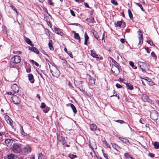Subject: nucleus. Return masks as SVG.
Wrapping results in <instances>:
<instances>
[{
    "mask_svg": "<svg viewBox=\"0 0 159 159\" xmlns=\"http://www.w3.org/2000/svg\"><path fill=\"white\" fill-rule=\"evenodd\" d=\"M11 99L13 102L16 104H19L20 102V100L19 97L17 96H13L11 98Z\"/></svg>",
    "mask_w": 159,
    "mask_h": 159,
    "instance_id": "nucleus-7",
    "label": "nucleus"
},
{
    "mask_svg": "<svg viewBox=\"0 0 159 159\" xmlns=\"http://www.w3.org/2000/svg\"><path fill=\"white\" fill-rule=\"evenodd\" d=\"M90 127L91 130L93 131H94L97 130V126L96 125L94 124H90Z\"/></svg>",
    "mask_w": 159,
    "mask_h": 159,
    "instance_id": "nucleus-22",
    "label": "nucleus"
},
{
    "mask_svg": "<svg viewBox=\"0 0 159 159\" xmlns=\"http://www.w3.org/2000/svg\"><path fill=\"white\" fill-rule=\"evenodd\" d=\"M7 94L10 95H12L15 94V93L13 92H8L7 93Z\"/></svg>",
    "mask_w": 159,
    "mask_h": 159,
    "instance_id": "nucleus-58",
    "label": "nucleus"
},
{
    "mask_svg": "<svg viewBox=\"0 0 159 159\" xmlns=\"http://www.w3.org/2000/svg\"><path fill=\"white\" fill-rule=\"evenodd\" d=\"M17 155L13 154H10L7 156L8 159H15Z\"/></svg>",
    "mask_w": 159,
    "mask_h": 159,
    "instance_id": "nucleus-29",
    "label": "nucleus"
},
{
    "mask_svg": "<svg viewBox=\"0 0 159 159\" xmlns=\"http://www.w3.org/2000/svg\"><path fill=\"white\" fill-rule=\"evenodd\" d=\"M145 49L148 53H150V50L148 47H146Z\"/></svg>",
    "mask_w": 159,
    "mask_h": 159,
    "instance_id": "nucleus-57",
    "label": "nucleus"
},
{
    "mask_svg": "<svg viewBox=\"0 0 159 159\" xmlns=\"http://www.w3.org/2000/svg\"><path fill=\"white\" fill-rule=\"evenodd\" d=\"M31 69L30 67H27L26 68V71L28 73H29L31 71Z\"/></svg>",
    "mask_w": 159,
    "mask_h": 159,
    "instance_id": "nucleus-47",
    "label": "nucleus"
},
{
    "mask_svg": "<svg viewBox=\"0 0 159 159\" xmlns=\"http://www.w3.org/2000/svg\"><path fill=\"white\" fill-rule=\"evenodd\" d=\"M103 156L104 157H105L107 159H109L107 157V154H105L103 153Z\"/></svg>",
    "mask_w": 159,
    "mask_h": 159,
    "instance_id": "nucleus-60",
    "label": "nucleus"
},
{
    "mask_svg": "<svg viewBox=\"0 0 159 159\" xmlns=\"http://www.w3.org/2000/svg\"><path fill=\"white\" fill-rule=\"evenodd\" d=\"M46 107V105L45 103L43 102L41 104V106H40V107L41 108H44Z\"/></svg>",
    "mask_w": 159,
    "mask_h": 159,
    "instance_id": "nucleus-52",
    "label": "nucleus"
},
{
    "mask_svg": "<svg viewBox=\"0 0 159 159\" xmlns=\"http://www.w3.org/2000/svg\"><path fill=\"white\" fill-rule=\"evenodd\" d=\"M38 73L40 75L41 77L43 79H44L43 77V76L42 74L41 73L42 72V71H37Z\"/></svg>",
    "mask_w": 159,
    "mask_h": 159,
    "instance_id": "nucleus-53",
    "label": "nucleus"
},
{
    "mask_svg": "<svg viewBox=\"0 0 159 159\" xmlns=\"http://www.w3.org/2000/svg\"><path fill=\"white\" fill-rule=\"evenodd\" d=\"M52 41L50 40L48 44V47L50 50L53 51L54 50V48H53L52 45Z\"/></svg>",
    "mask_w": 159,
    "mask_h": 159,
    "instance_id": "nucleus-26",
    "label": "nucleus"
},
{
    "mask_svg": "<svg viewBox=\"0 0 159 159\" xmlns=\"http://www.w3.org/2000/svg\"><path fill=\"white\" fill-rule=\"evenodd\" d=\"M10 7H11V8L13 10H14V11H16V13L17 14H18V12L17 11V10L16 9V8L12 5H10Z\"/></svg>",
    "mask_w": 159,
    "mask_h": 159,
    "instance_id": "nucleus-44",
    "label": "nucleus"
},
{
    "mask_svg": "<svg viewBox=\"0 0 159 159\" xmlns=\"http://www.w3.org/2000/svg\"><path fill=\"white\" fill-rule=\"evenodd\" d=\"M102 144L104 145H105V146L107 147V148H110V146L109 145V144H108L107 142L105 140L103 141L102 142Z\"/></svg>",
    "mask_w": 159,
    "mask_h": 159,
    "instance_id": "nucleus-36",
    "label": "nucleus"
},
{
    "mask_svg": "<svg viewBox=\"0 0 159 159\" xmlns=\"http://www.w3.org/2000/svg\"><path fill=\"white\" fill-rule=\"evenodd\" d=\"M84 5L86 7L89 8V6L86 2H84Z\"/></svg>",
    "mask_w": 159,
    "mask_h": 159,
    "instance_id": "nucleus-62",
    "label": "nucleus"
},
{
    "mask_svg": "<svg viewBox=\"0 0 159 159\" xmlns=\"http://www.w3.org/2000/svg\"><path fill=\"white\" fill-rule=\"evenodd\" d=\"M25 42L27 43L30 45V46H33V44L32 43V42L31 41V40H30L29 39L26 38L25 39Z\"/></svg>",
    "mask_w": 159,
    "mask_h": 159,
    "instance_id": "nucleus-33",
    "label": "nucleus"
},
{
    "mask_svg": "<svg viewBox=\"0 0 159 159\" xmlns=\"http://www.w3.org/2000/svg\"><path fill=\"white\" fill-rule=\"evenodd\" d=\"M135 3L136 5L140 7L142 11H144V9L143 8L142 5L141 4L138 3Z\"/></svg>",
    "mask_w": 159,
    "mask_h": 159,
    "instance_id": "nucleus-41",
    "label": "nucleus"
},
{
    "mask_svg": "<svg viewBox=\"0 0 159 159\" xmlns=\"http://www.w3.org/2000/svg\"><path fill=\"white\" fill-rule=\"evenodd\" d=\"M129 65L133 68L134 69H137V67L134 65V63L132 61H130L129 62Z\"/></svg>",
    "mask_w": 159,
    "mask_h": 159,
    "instance_id": "nucleus-37",
    "label": "nucleus"
},
{
    "mask_svg": "<svg viewBox=\"0 0 159 159\" xmlns=\"http://www.w3.org/2000/svg\"><path fill=\"white\" fill-rule=\"evenodd\" d=\"M150 116L152 120H156L158 119V114L156 111L152 110L150 112Z\"/></svg>",
    "mask_w": 159,
    "mask_h": 159,
    "instance_id": "nucleus-5",
    "label": "nucleus"
},
{
    "mask_svg": "<svg viewBox=\"0 0 159 159\" xmlns=\"http://www.w3.org/2000/svg\"><path fill=\"white\" fill-rule=\"evenodd\" d=\"M13 91L15 93H18L19 91V88L16 84H13L11 87Z\"/></svg>",
    "mask_w": 159,
    "mask_h": 159,
    "instance_id": "nucleus-11",
    "label": "nucleus"
},
{
    "mask_svg": "<svg viewBox=\"0 0 159 159\" xmlns=\"http://www.w3.org/2000/svg\"><path fill=\"white\" fill-rule=\"evenodd\" d=\"M21 144L14 143L11 147V151L15 153H19L22 151Z\"/></svg>",
    "mask_w": 159,
    "mask_h": 159,
    "instance_id": "nucleus-2",
    "label": "nucleus"
},
{
    "mask_svg": "<svg viewBox=\"0 0 159 159\" xmlns=\"http://www.w3.org/2000/svg\"><path fill=\"white\" fill-rule=\"evenodd\" d=\"M93 34L95 38H96L98 40H100L99 38V35H98V33L96 31H93Z\"/></svg>",
    "mask_w": 159,
    "mask_h": 159,
    "instance_id": "nucleus-25",
    "label": "nucleus"
},
{
    "mask_svg": "<svg viewBox=\"0 0 159 159\" xmlns=\"http://www.w3.org/2000/svg\"><path fill=\"white\" fill-rule=\"evenodd\" d=\"M48 2L50 5H53L52 0H48Z\"/></svg>",
    "mask_w": 159,
    "mask_h": 159,
    "instance_id": "nucleus-55",
    "label": "nucleus"
},
{
    "mask_svg": "<svg viewBox=\"0 0 159 159\" xmlns=\"http://www.w3.org/2000/svg\"><path fill=\"white\" fill-rule=\"evenodd\" d=\"M148 155L151 158H153L155 156V155L154 154L151 153H148Z\"/></svg>",
    "mask_w": 159,
    "mask_h": 159,
    "instance_id": "nucleus-50",
    "label": "nucleus"
},
{
    "mask_svg": "<svg viewBox=\"0 0 159 159\" xmlns=\"http://www.w3.org/2000/svg\"><path fill=\"white\" fill-rule=\"evenodd\" d=\"M69 105H70V106L72 109V110L74 113L75 114L77 112V110L75 106L72 104H69Z\"/></svg>",
    "mask_w": 159,
    "mask_h": 159,
    "instance_id": "nucleus-28",
    "label": "nucleus"
},
{
    "mask_svg": "<svg viewBox=\"0 0 159 159\" xmlns=\"http://www.w3.org/2000/svg\"><path fill=\"white\" fill-rule=\"evenodd\" d=\"M54 29L55 33L57 34H59L61 32L60 29L56 27H54Z\"/></svg>",
    "mask_w": 159,
    "mask_h": 159,
    "instance_id": "nucleus-39",
    "label": "nucleus"
},
{
    "mask_svg": "<svg viewBox=\"0 0 159 159\" xmlns=\"http://www.w3.org/2000/svg\"><path fill=\"white\" fill-rule=\"evenodd\" d=\"M119 139L123 143H125L128 145H129L130 144V143L129 142V140L126 139L119 137Z\"/></svg>",
    "mask_w": 159,
    "mask_h": 159,
    "instance_id": "nucleus-14",
    "label": "nucleus"
},
{
    "mask_svg": "<svg viewBox=\"0 0 159 159\" xmlns=\"http://www.w3.org/2000/svg\"><path fill=\"white\" fill-rule=\"evenodd\" d=\"M20 133L22 135H23L24 136H26L28 137H30V135L29 134H27L26 133H25L23 129V128L22 126H20Z\"/></svg>",
    "mask_w": 159,
    "mask_h": 159,
    "instance_id": "nucleus-18",
    "label": "nucleus"
},
{
    "mask_svg": "<svg viewBox=\"0 0 159 159\" xmlns=\"http://www.w3.org/2000/svg\"><path fill=\"white\" fill-rule=\"evenodd\" d=\"M127 87V88L128 89H129L131 90H132L134 88L133 86L130 83H126L125 84Z\"/></svg>",
    "mask_w": 159,
    "mask_h": 159,
    "instance_id": "nucleus-30",
    "label": "nucleus"
},
{
    "mask_svg": "<svg viewBox=\"0 0 159 159\" xmlns=\"http://www.w3.org/2000/svg\"><path fill=\"white\" fill-rule=\"evenodd\" d=\"M50 70L51 73L54 77L58 78L60 75V72L58 69L53 65L51 67L49 65Z\"/></svg>",
    "mask_w": 159,
    "mask_h": 159,
    "instance_id": "nucleus-3",
    "label": "nucleus"
},
{
    "mask_svg": "<svg viewBox=\"0 0 159 159\" xmlns=\"http://www.w3.org/2000/svg\"><path fill=\"white\" fill-rule=\"evenodd\" d=\"M30 61L33 64H34L37 66H39V64L36 61H35L33 60H30Z\"/></svg>",
    "mask_w": 159,
    "mask_h": 159,
    "instance_id": "nucleus-43",
    "label": "nucleus"
},
{
    "mask_svg": "<svg viewBox=\"0 0 159 159\" xmlns=\"http://www.w3.org/2000/svg\"><path fill=\"white\" fill-rule=\"evenodd\" d=\"M116 87L118 89L119 88H122V86L120 85L119 84H116Z\"/></svg>",
    "mask_w": 159,
    "mask_h": 159,
    "instance_id": "nucleus-51",
    "label": "nucleus"
},
{
    "mask_svg": "<svg viewBox=\"0 0 159 159\" xmlns=\"http://www.w3.org/2000/svg\"><path fill=\"white\" fill-rule=\"evenodd\" d=\"M69 157L71 159H73L74 158L76 157L77 156L76 155L70 154H69Z\"/></svg>",
    "mask_w": 159,
    "mask_h": 159,
    "instance_id": "nucleus-42",
    "label": "nucleus"
},
{
    "mask_svg": "<svg viewBox=\"0 0 159 159\" xmlns=\"http://www.w3.org/2000/svg\"><path fill=\"white\" fill-rule=\"evenodd\" d=\"M110 58L112 59V61L114 63V65H112V66H115L118 68V67H121L119 64L115 60L113 59L111 57H110Z\"/></svg>",
    "mask_w": 159,
    "mask_h": 159,
    "instance_id": "nucleus-24",
    "label": "nucleus"
},
{
    "mask_svg": "<svg viewBox=\"0 0 159 159\" xmlns=\"http://www.w3.org/2000/svg\"><path fill=\"white\" fill-rule=\"evenodd\" d=\"M70 12L72 16H75V15L74 13V12L73 10H70Z\"/></svg>",
    "mask_w": 159,
    "mask_h": 159,
    "instance_id": "nucleus-56",
    "label": "nucleus"
},
{
    "mask_svg": "<svg viewBox=\"0 0 159 159\" xmlns=\"http://www.w3.org/2000/svg\"><path fill=\"white\" fill-rule=\"evenodd\" d=\"M28 79L31 83H33L34 81V80L33 75L32 74H28Z\"/></svg>",
    "mask_w": 159,
    "mask_h": 159,
    "instance_id": "nucleus-15",
    "label": "nucleus"
},
{
    "mask_svg": "<svg viewBox=\"0 0 159 159\" xmlns=\"http://www.w3.org/2000/svg\"><path fill=\"white\" fill-rule=\"evenodd\" d=\"M138 64L139 67L142 70L143 72L145 71V68L146 67H147L149 66L147 65L145 63L141 61L139 62Z\"/></svg>",
    "mask_w": 159,
    "mask_h": 159,
    "instance_id": "nucleus-6",
    "label": "nucleus"
},
{
    "mask_svg": "<svg viewBox=\"0 0 159 159\" xmlns=\"http://www.w3.org/2000/svg\"><path fill=\"white\" fill-rule=\"evenodd\" d=\"M71 25H76V26H80V24H78V23H73V24H71Z\"/></svg>",
    "mask_w": 159,
    "mask_h": 159,
    "instance_id": "nucleus-64",
    "label": "nucleus"
},
{
    "mask_svg": "<svg viewBox=\"0 0 159 159\" xmlns=\"http://www.w3.org/2000/svg\"><path fill=\"white\" fill-rule=\"evenodd\" d=\"M45 31L46 32V34L48 36H49L51 32L48 29H46Z\"/></svg>",
    "mask_w": 159,
    "mask_h": 159,
    "instance_id": "nucleus-48",
    "label": "nucleus"
},
{
    "mask_svg": "<svg viewBox=\"0 0 159 159\" xmlns=\"http://www.w3.org/2000/svg\"><path fill=\"white\" fill-rule=\"evenodd\" d=\"M29 49L32 52H33L35 53L39 54V50L37 48L35 47H30L29 48Z\"/></svg>",
    "mask_w": 159,
    "mask_h": 159,
    "instance_id": "nucleus-20",
    "label": "nucleus"
},
{
    "mask_svg": "<svg viewBox=\"0 0 159 159\" xmlns=\"http://www.w3.org/2000/svg\"><path fill=\"white\" fill-rule=\"evenodd\" d=\"M88 78L89 80V85H91L92 86H93L95 84V81L94 80L95 79L92 77L90 75H88Z\"/></svg>",
    "mask_w": 159,
    "mask_h": 159,
    "instance_id": "nucleus-12",
    "label": "nucleus"
},
{
    "mask_svg": "<svg viewBox=\"0 0 159 159\" xmlns=\"http://www.w3.org/2000/svg\"><path fill=\"white\" fill-rule=\"evenodd\" d=\"M154 148L156 149H158L159 148V143L157 142H155L153 144Z\"/></svg>",
    "mask_w": 159,
    "mask_h": 159,
    "instance_id": "nucleus-34",
    "label": "nucleus"
},
{
    "mask_svg": "<svg viewBox=\"0 0 159 159\" xmlns=\"http://www.w3.org/2000/svg\"><path fill=\"white\" fill-rule=\"evenodd\" d=\"M151 55L153 57L154 59L155 60H157V56L155 54L154 52H151Z\"/></svg>",
    "mask_w": 159,
    "mask_h": 159,
    "instance_id": "nucleus-38",
    "label": "nucleus"
},
{
    "mask_svg": "<svg viewBox=\"0 0 159 159\" xmlns=\"http://www.w3.org/2000/svg\"><path fill=\"white\" fill-rule=\"evenodd\" d=\"M147 42L151 46H153L154 45L152 42L151 40L147 41Z\"/></svg>",
    "mask_w": 159,
    "mask_h": 159,
    "instance_id": "nucleus-54",
    "label": "nucleus"
},
{
    "mask_svg": "<svg viewBox=\"0 0 159 159\" xmlns=\"http://www.w3.org/2000/svg\"><path fill=\"white\" fill-rule=\"evenodd\" d=\"M21 60L20 57L19 56H15L12 57L11 59L10 63L8 65V66L10 68L15 67L13 63H19L20 62Z\"/></svg>",
    "mask_w": 159,
    "mask_h": 159,
    "instance_id": "nucleus-1",
    "label": "nucleus"
},
{
    "mask_svg": "<svg viewBox=\"0 0 159 159\" xmlns=\"http://www.w3.org/2000/svg\"><path fill=\"white\" fill-rule=\"evenodd\" d=\"M61 62L62 63L64 66L66 67L67 66V62L65 60L61 59Z\"/></svg>",
    "mask_w": 159,
    "mask_h": 159,
    "instance_id": "nucleus-35",
    "label": "nucleus"
},
{
    "mask_svg": "<svg viewBox=\"0 0 159 159\" xmlns=\"http://www.w3.org/2000/svg\"><path fill=\"white\" fill-rule=\"evenodd\" d=\"M128 13L130 18L132 20L133 19V15L130 9H128Z\"/></svg>",
    "mask_w": 159,
    "mask_h": 159,
    "instance_id": "nucleus-40",
    "label": "nucleus"
},
{
    "mask_svg": "<svg viewBox=\"0 0 159 159\" xmlns=\"http://www.w3.org/2000/svg\"><path fill=\"white\" fill-rule=\"evenodd\" d=\"M74 37L75 39L79 40V42L80 43V37L78 33H75Z\"/></svg>",
    "mask_w": 159,
    "mask_h": 159,
    "instance_id": "nucleus-27",
    "label": "nucleus"
},
{
    "mask_svg": "<svg viewBox=\"0 0 159 159\" xmlns=\"http://www.w3.org/2000/svg\"><path fill=\"white\" fill-rule=\"evenodd\" d=\"M13 140L7 139H5V143L7 147H10L13 143Z\"/></svg>",
    "mask_w": 159,
    "mask_h": 159,
    "instance_id": "nucleus-10",
    "label": "nucleus"
},
{
    "mask_svg": "<svg viewBox=\"0 0 159 159\" xmlns=\"http://www.w3.org/2000/svg\"><path fill=\"white\" fill-rule=\"evenodd\" d=\"M120 67H117L114 66H112L111 70L113 73L116 75H117L120 73Z\"/></svg>",
    "mask_w": 159,
    "mask_h": 159,
    "instance_id": "nucleus-8",
    "label": "nucleus"
},
{
    "mask_svg": "<svg viewBox=\"0 0 159 159\" xmlns=\"http://www.w3.org/2000/svg\"><path fill=\"white\" fill-rule=\"evenodd\" d=\"M116 122L120 124H123L124 123V121L123 120H116Z\"/></svg>",
    "mask_w": 159,
    "mask_h": 159,
    "instance_id": "nucleus-49",
    "label": "nucleus"
},
{
    "mask_svg": "<svg viewBox=\"0 0 159 159\" xmlns=\"http://www.w3.org/2000/svg\"><path fill=\"white\" fill-rule=\"evenodd\" d=\"M125 158L128 159H134L133 157L130 155L129 153L127 152H126L124 154V155Z\"/></svg>",
    "mask_w": 159,
    "mask_h": 159,
    "instance_id": "nucleus-23",
    "label": "nucleus"
},
{
    "mask_svg": "<svg viewBox=\"0 0 159 159\" xmlns=\"http://www.w3.org/2000/svg\"><path fill=\"white\" fill-rule=\"evenodd\" d=\"M24 149L25 152H30L31 150V147L29 145L25 146Z\"/></svg>",
    "mask_w": 159,
    "mask_h": 159,
    "instance_id": "nucleus-17",
    "label": "nucleus"
},
{
    "mask_svg": "<svg viewBox=\"0 0 159 159\" xmlns=\"http://www.w3.org/2000/svg\"><path fill=\"white\" fill-rule=\"evenodd\" d=\"M111 2L112 4L115 5H118L117 2L115 0H111Z\"/></svg>",
    "mask_w": 159,
    "mask_h": 159,
    "instance_id": "nucleus-46",
    "label": "nucleus"
},
{
    "mask_svg": "<svg viewBox=\"0 0 159 159\" xmlns=\"http://www.w3.org/2000/svg\"><path fill=\"white\" fill-rule=\"evenodd\" d=\"M138 32L139 36V44H142L143 42V35L142 32L140 30H139Z\"/></svg>",
    "mask_w": 159,
    "mask_h": 159,
    "instance_id": "nucleus-9",
    "label": "nucleus"
},
{
    "mask_svg": "<svg viewBox=\"0 0 159 159\" xmlns=\"http://www.w3.org/2000/svg\"><path fill=\"white\" fill-rule=\"evenodd\" d=\"M120 41L122 43H124L125 41V39H120Z\"/></svg>",
    "mask_w": 159,
    "mask_h": 159,
    "instance_id": "nucleus-63",
    "label": "nucleus"
},
{
    "mask_svg": "<svg viewBox=\"0 0 159 159\" xmlns=\"http://www.w3.org/2000/svg\"><path fill=\"white\" fill-rule=\"evenodd\" d=\"M91 56L93 58H99L98 55L97 54L95 51L94 50L90 51Z\"/></svg>",
    "mask_w": 159,
    "mask_h": 159,
    "instance_id": "nucleus-16",
    "label": "nucleus"
},
{
    "mask_svg": "<svg viewBox=\"0 0 159 159\" xmlns=\"http://www.w3.org/2000/svg\"><path fill=\"white\" fill-rule=\"evenodd\" d=\"M50 109V108L48 107H47L45 109L43 110V111L45 113H47Z\"/></svg>",
    "mask_w": 159,
    "mask_h": 159,
    "instance_id": "nucleus-45",
    "label": "nucleus"
},
{
    "mask_svg": "<svg viewBox=\"0 0 159 159\" xmlns=\"http://www.w3.org/2000/svg\"><path fill=\"white\" fill-rule=\"evenodd\" d=\"M123 24L124 26H125V22H122V21H118L115 24V26L117 27L118 26L119 27H120L121 25Z\"/></svg>",
    "mask_w": 159,
    "mask_h": 159,
    "instance_id": "nucleus-19",
    "label": "nucleus"
},
{
    "mask_svg": "<svg viewBox=\"0 0 159 159\" xmlns=\"http://www.w3.org/2000/svg\"><path fill=\"white\" fill-rule=\"evenodd\" d=\"M142 100L144 102H148L150 104L153 103V101L150 99L148 96L145 94H142L141 96Z\"/></svg>",
    "mask_w": 159,
    "mask_h": 159,
    "instance_id": "nucleus-4",
    "label": "nucleus"
},
{
    "mask_svg": "<svg viewBox=\"0 0 159 159\" xmlns=\"http://www.w3.org/2000/svg\"><path fill=\"white\" fill-rule=\"evenodd\" d=\"M113 96H116V97H117V98H118V99H119V95H118V94H115V95H111V96H110V97H113Z\"/></svg>",
    "mask_w": 159,
    "mask_h": 159,
    "instance_id": "nucleus-61",
    "label": "nucleus"
},
{
    "mask_svg": "<svg viewBox=\"0 0 159 159\" xmlns=\"http://www.w3.org/2000/svg\"><path fill=\"white\" fill-rule=\"evenodd\" d=\"M144 120L143 119H140L139 120V122L142 124H143L144 123Z\"/></svg>",
    "mask_w": 159,
    "mask_h": 159,
    "instance_id": "nucleus-59",
    "label": "nucleus"
},
{
    "mask_svg": "<svg viewBox=\"0 0 159 159\" xmlns=\"http://www.w3.org/2000/svg\"><path fill=\"white\" fill-rule=\"evenodd\" d=\"M112 146L114 149L117 151H118L120 149V147L115 144H112Z\"/></svg>",
    "mask_w": 159,
    "mask_h": 159,
    "instance_id": "nucleus-32",
    "label": "nucleus"
},
{
    "mask_svg": "<svg viewBox=\"0 0 159 159\" xmlns=\"http://www.w3.org/2000/svg\"><path fill=\"white\" fill-rule=\"evenodd\" d=\"M38 159H46L45 156L42 153H39L38 155Z\"/></svg>",
    "mask_w": 159,
    "mask_h": 159,
    "instance_id": "nucleus-31",
    "label": "nucleus"
},
{
    "mask_svg": "<svg viewBox=\"0 0 159 159\" xmlns=\"http://www.w3.org/2000/svg\"><path fill=\"white\" fill-rule=\"evenodd\" d=\"M89 39V38L86 32L84 33V44L87 45L88 41Z\"/></svg>",
    "mask_w": 159,
    "mask_h": 159,
    "instance_id": "nucleus-21",
    "label": "nucleus"
},
{
    "mask_svg": "<svg viewBox=\"0 0 159 159\" xmlns=\"http://www.w3.org/2000/svg\"><path fill=\"white\" fill-rule=\"evenodd\" d=\"M4 118L7 123L11 125H12V121L10 117L8 115H5L4 116Z\"/></svg>",
    "mask_w": 159,
    "mask_h": 159,
    "instance_id": "nucleus-13",
    "label": "nucleus"
}]
</instances>
